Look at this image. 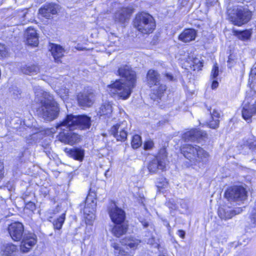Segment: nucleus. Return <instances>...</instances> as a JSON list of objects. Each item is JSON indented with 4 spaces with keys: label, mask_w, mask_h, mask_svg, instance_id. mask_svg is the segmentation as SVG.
Listing matches in <instances>:
<instances>
[{
    "label": "nucleus",
    "mask_w": 256,
    "mask_h": 256,
    "mask_svg": "<svg viewBox=\"0 0 256 256\" xmlns=\"http://www.w3.org/2000/svg\"><path fill=\"white\" fill-rule=\"evenodd\" d=\"M91 125L90 118L85 115L68 114L62 122L58 124L56 128L62 132H60L58 140L62 142L73 145L81 140V136L72 132H64L66 129L72 130L76 129L86 130Z\"/></svg>",
    "instance_id": "1"
},
{
    "label": "nucleus",
    "mask_w": 256,
    "mask_h": 256,
    "mask_svg": "<svg viewBox=\"0 0 256 256\" xmlns=\"http://www.w3.org/2000/svg\"><path fill=\"white\" fill-rule=\"evenodd\" d=\"M118 74L122 79L116 80L108 85V90L110 94H117L123 100L128 99L132 92L136 81V72L128 65L121 66L118 70Z\"/></svg>",
    "instance_id": "2"
},
{
    "label": "nucleus",
    "mask_w": 256,
    "mask_h": 256,
    "mask_svg": "<svg viewBox=\"0 0 256 256\" xmlns=\"http://www.w3.org/2000/svg\"><path fill=\"white\" fill-rule=\"evenodd\" d=\"M34 90L36 100L41 104V106L38 110L40 116L47 121L56 118L59 114V108L52 96L50 93L44 91L38 86H34Z\"/></svg>",
    "instance_id": "3"
},
{
    "label": "nucleus",
    "mask_w": 256,
    "mask_h": 256,
    "mask_svg": "<svg viewBox=\"0 0 256 256\" xmlns=\"http://www.w3.org/2000/svg\"><path fill=\"white\" fill-rule=\"evenodd\" d=\"M181 150L186 158L199 167L202 166L208 160V154L198 146L186 144L182 148Z\"/></svg>",
    "instance_id": "4"
},
{
    "label": "nucleus",
    "mask_w": 256,
    "mask_h": 256,
    "mask_svg": "<svg viewBox=\"0 0 256 256\" xmlns=\"http://www.w3.org/2000/svg\"><path fill=\"white\" fill-rule=\"evenodd\" d=\"M146 78L148 84L151 88L154 86L150 95L151 99L158 102L167 88L166 85L160 84V74L154 70L148 71Z\"/></svg>",
    "instance_id": "5"
},
{
    "label": "nucleus",
    "mask_w": 256,
    "mask_h": 256,
    "mask_svg": "<svg viewBox=\"0 0 256 256\" xmlns=\"http://www.w3.org/2000/svg\"><path fill=\"white\" fill-rule=\"evenodd\" d=\"M228 14L230 21L238 26L247 23L252 16L251 12L242 6H235L232 8H228Z\"/></svg>",
    "instance_id": "6"
},
{
    "label": "nucleus",
    "mask_w": 256,
    "mask_h": 256,
    "mask_svg": "<svg viewBox=\"0 0 256 256\" xmlns=\"http://www.w3.org/2000/svg\"><path fill=\"white\" fill-rule=\"evenodd\" d=\"M134 24L138 31L144 34L152 33L156 27L154 18L146 13L137 15L134 19Z\"/></svg>",
    "instance_id": "7"
},
{
    "label": "nucleus",
    "mask_w": 256,
    "mask_h": 256,
    "mask_svg": "<svg viewBox=\"0 0 256 256\" xmlns=\"http://www.w3.org/2000/svg\"><path fill=\"white\" fill-rule=\"evenodd\" d=\"M246 192L242 186L231 187L225 192L226 198L230 202L242 201L246 199Z\"/></svg>",
    "instance_id": "8"
},
{
    "label": "nucleus",
    "mask_w": 256,
    "mask_h": 256,
    "mask_svg": "<svg viewBox=\"0 0 256 256\" xmlns=\"http://www.w3.org/2000/svg\"><path fill=\"white\" fill-rule=\"evenodd\" d=\"M128 129L127 122L123 121L113 126L110 132L118 141L122 142L126 139Z\"/></svg>",
    "instance_id": "9"
},
{
    "label": "nucleus",
    "mask_w": 256,
    "mask_h": 256,
    "mask_svg": "<svg viewBox=\"0 0 256 256\" xmlns=\"http://www.w3.org/2000/svg\"><path fill=\"white\" fill-rule=\"evenodd\" d=\"M166 156L160 154L148 164V168L151 173H156L158 170H164L166 168Z\"/></svg>",
    "instance_id": "10"
},
{
    "label": "nucleus",
    "mask_w": 256,
    "mask_h": 256,
    "mask_svg": "<svg viewBox=\"0 0 256 256\" xmlns=\"http://www.w3.org/2000/svg\"><path fill=\"white\" fill-rule=\"evenodd\" d=\"M78 104L83 107H90L94 102L95 95L92 90H84L77 96Z\"/></svg>",
    "instance_id": "11"
},
{
    "label": "nucleus",
    "mask_w": 256,
    "mask_h": 256,
    "mask_svg": "<svg viewBox=\"0 0 256 256\" xmlns=\"http://www.w3.org/2000/svg\"><path fill=\"white\" fill-rule=\"evenodd\" d=\"M108 214L114 224L124 222L126 214L124 210L118 208L115 203H112L108 208Z\"/></svg>",
    "instance_id": "12"
},
{
    "label": "nucleus",
    "mask_w": 256,
    "mask_h": 256,
    "mask_svg": "<svg viewBox=\"0 0 256 256\" xmlns=\"http://www.w3.org/2000/svg\"><path fill=\"white\" fill-rule=\"evenodd\" d=\"M36 242V236L33 233H25L20 245V251L28 252Z\"/></svg>",
    "instance_id": "13"
},
{
    "label": "nucleus",
    "mask_w": 256,
    "mask_h": 256,
    "mask_svg": "<svg viewBox=\"0 0 256 256\" xmlns=\"http://www.w3.org/2000/svg\"><path fill=\"white\" fill-rule=\"evenodd\" d=\"M8 231L12 240L18 241L22 239L24 234V227L22 223L15 222L8 226Z\"/></svg>",
    "instance_id": "14"
},
{
    "label": "nucleus",
    "mask_w": 256,
    "mask_h": 256,
    "mask_svg": "<svg viewBox=\"0 0 256 256\" xmlns=\"http://www.w3.org/2000/svg\"><path fill=\"white\" fill-rule=\"evenodd\" d=\"M58 10V6L55 4H46L39 10V13L46 18H50L52 15L56 14Z\"/></svg>",
    "instance_id": "15"
},
{
    "label": "nucleus",
    "mask_w": 256,
    "mask_h": 256,
    "mask_svg": "<svg viewBox=\"0 0 256 256\" xmlns=\"http://www.w3.org/2000/svg\"><path fill=\"white\" fill-rule=\"evenodd\" d=\"M241 210L240 208L233 210L230 207L224 206L218 208V214L221 219L226 220L232 218L234 216L240 214Z\"/></svg>",
    "instance_id": "16"
},
{
    "label": "nucleus",
    "mask_w": 256,
    "mask_h": 256,
    "mask_svg": "<svg viewBox=\"0 0 256 256\" xmlns=\"http://www.w3.org/2000/svg\"><path fill=\"white\" fill-rule=\"evenodd\" d=\"M134 12V9L131 7L123 8L120 10L115 14V21L124 23L128 20Z\"/></svg>",
    "instance_id": "17"
},
{
    "label": "nucleus",
    "mask_w": 256,
    "mask_h": 256,
    "mask_svg": "<svg viewBox=\"0 0 256 256\" xmlns=\"http://www.w3.org/2000/svg\"><path fill=\"white\" fill-rule=\"evenodd\" d=\"M206 135V134L204 132L194 129L186 132L184 134L183 138L186 142H193L200 138H204Z\"/></svg>",
    "instance_id": "18"
},
{
    "label": "nucleus",
    "mask_w": 256,
    "mask_h": 256,
    "mask_svg": "<svg viewBox=\"0 0 256 256\" xmlns=\"http://www.w3.org/2000/svg\"><path fill=\"white\" fill-rule=\"evenodd\" d=\"M242 112L243 118L250 122L252 116L256 114V106L254 104H250L244 102Z\"/></svg>",
    "instance_id": "19"
},
{
    "label": "nucleus",
    "mask_w": 256,
    "mask_h": 256,
    "mask_svg": "<svg viewBox=\"0 0 256 256\" xmlns=\"http://www.w3.org/2000/svg\"><path fill=\"white\" fill-rule=\"evenodd\" d=\"M52 80V82H51L52 86L55 90L62 100H67L68 96L69 90L66 86L59 88V82H58L57 79L54 78Z\"/></svg>",
    "instance_id": "20"
},
{
    "label": "nucleus",
    "mask_w": 256,
    "mask_h": 256,
    "mask_svg": "<svg viewBox=\"0 0 256 256\" xmlns=\"http://www.w3.org/2000/svg\"><path fill=\"white\" fill-rule=\"evenodd\" d=\"M26 36L28 45L34 46L38 44V36L36 30L32 28H28L26 31Z\"/></svg>",
    "instance_id": "21"
},
{
    "label": "nucleus",
    "mask_w": 256,
    "mask_h": 256,
    "mask_svg": "<svg viewBox=\"0 0 256 256\" xmlns=\"http://www.w3.org/2000/svg\"><path fill=\"white\" fill-rule=\"evenodd\" d=\"M196 36V31L192 28L184 30L179 36L178 39L183 42H188L194 40Z\"/></svg>",
    "instance_id": "22"
},
{
    "label": "nucleus",
    "mask_w": 256,
    "mask_h": 256,
    "mask_svg": "<svg viewBox=\"0 0 256 256\" xmlns=\"http://www.w3.org/2000/svg\"><path fill=\"white\" fill-rule=\"evenodd\" d=\"M121 242L122 244L126 246L132 250H136L141 241L134 236H128L122 239Z\"/></svg>",
    "instance_id": "23"
},
{
    "label": "nucleus",
    "mask_w": 256,
    "mask_h": 256,
    "mask_svg": "<svg viewBox=\"0 0 256 256\" xmlns=\"http://www.w3.org/2000/svg\"><path fill=\"white\" fill-rule=\"evenodd\" d=\"M64 152L70 157L76 160L82 161L84 157V151L80 148L68 149L65 148Z\"/></svg>",
    "instance_id": "24"
},
{
    "label": "nucleus",
    "mask_w": 256,
    "mask_h": 256,
    "mask_svg": "<svg viewBox=\"0 0 256 256\" xmlns=\"http://www.w3.org/2000/svg\"><path fill=\"white\" fill-rule=\"evenodd\" d=\"M50 52L54 60L56 62H60V59L64 56V50L58 44H52Z\"/></svg>",
    "instance_id": "25"
},
{
    "label": "nucleus",
    "mask_w": 256,
    "mask_h": 256,
    "mask_svg": "<svg viewBox=\"0 0 256 256\" xmlns=\"http://www.w3.org/2000/svg\"><path fill=\"white\" fill-rule=\"evenodd\" d=\"M115 224L112 232L118 238L126 232L128 226L124 222Z\"/></svg>",
    "instance_id": "26"
},
{
    "label": "nucleus",
    "mask_w": 256,
    "mask_h": 256,
    "mask_svg": "<svg viewBox=\"0 0 256 256\" xmlns=\"http://www.w3.org/2000/svg\"><path fill=\"white\" fill-rule=\"evenodd\" d=\"M2 251V254L5 256H14L17 252V248L16 246L13 244H8L4 246Z\"/></svg>",
    "instance_id": "27"
},
{
    "label": "nucleus",
    "mask_w": 256,
    "mask_h": 256,
    "mask_svg": "<svg viewBox=\"0 0 256 256\" xmlns=\"http://www.w3.org/2000/svg\"><path fill=\"white\" fill-rule=\"evenodd\" d=\"M22 72L26 74H34L38 73L39 70V68L38 66L34 64L26 65L21 68Z\"/></svg>",
    "instance_id": "28"
},
{
    "label": "nucleus",
    "mask_w": 256,
    "mask_h": 256,
    "mask_svg": "<svg viewBox=\"0 0 256 256\" xmlns=\"http://www.w3.org/2000/svg\"><path fill=\"white\" fill-rule=\"evenodd\" d=\"M96 208V202L94 201H92V208H91L90 214H84V216L86 220V222L88 224L91 225L92 222L95 219V210Z\"/></svg>",
    "instance_id": "29"
},
{
    "label": "nucleus",
    "mask_w": 256,
    "mask_h": 256,
    "mask_svg": "<svg viewBox=\"0 0 256 256\" xmlns=\"http://www.w3.org/2000/svg\"><path fill=\"white\" fill-rule=\"evenodd\" d=\"M112 106L110 102H105L100 106L98 113L100 116L110 115L112 112Z\"/></svg>",
    "instance_id": "30"
},
{
    "label": "nucleus",
    "mask_w": 256,
    "mask_h": 256,
    "mask_svg": "<svg viewBox=\"0 0 256 256\" xmlns=\"http://www.w3.org/2000/svg\"><path fill=\"white\" fill-rule=\"evenodd\" d=\"M235 32L237 37L242 40H247L249 39L251 36V32L249 30L236 31Z\"/></svg>",
    "instance_id": "31"
},
{
    "label": "nucleus",
    "mask_w": 256,
    "mask_h": 256,
    "mask_svg": "<svg viewBox=\"0 0 256 256\" xmlns=\"http://www.w3.org/2000/svg\"><path fill=\"white\" fill-rule=\"evenodd\" d=\"M66 214H62L59 218H58L54 222V228L57 230H60L65 220Z\"/></svg>",
    "instance_id": "32"
},
{
    "label": "nucleus",
    "mask_w": 256,
    "mask_h": 256,
    "mask_svg": "<svg viewBox=\"0 0 256 256\" xmlns=\"http://www.w3.org/2000/svg\"><path fill=\"white\" fill-rule=\"evenodd\" d=\"M142 144L141 137L138 135H134L132 141V146L134 148H139Z\"/></svg>",
    "instance_id": "33"
},
{
    "label": "nucleus",
    "mask_w": 256,
    "mask_h": 256,
    "mask_svg": "<svg viewBox=\"0 0 256 256\" xmlns=\"http://www.w3.org/2000/svg\"><path fill=\"white\" fill-rule=\"evenodd\" d=\"M92 201H94V200H90V199L87 198L86 201V206L84 209V214H90L92 210H91V208H92Z\"/></svg>",
    "instance_id": "34"
},
{
    "label": "nucleus",
    "mask_w": 256,
    "mask_h": 256,
    "mask_svg": "<svg viewBox=\"0 0 256 256\" xmlns=\"http://www.w3.org/2000/svg\"><path fill=\"white\" fill-rule=\"evenodd\" d=\"M145 240L148 244L153 246L155 248H158L159 246L158 240L156 239L154 236H152L151 237L148 238H146Z\"/></svg>",
    "instance_id": "35"
},
{
    "label": "nucleus",
    "mask_w": 256,
    "mask_h": 256,
    "mask_svg": "<svg viewBox=\"0 0 256 256\" xmlns=\"http://www.w3.org/2000/svg\"><path fill=\"white\" fill-rule=\"evenodd\" d=\"M218 64L216 63L212 70L211 74H210V78L211 79H214L216 78L218 76Z\"/></svg>",
    "instance_id": "36"
},
{
    "label": "nucleus",
    "mask_w": 256,
    "mask_h": 256,
    "mask_svg": "<svg viewBox=\"0 0 256 256\" xmlns=\"http://www.w3.org/2000/svg\"><path fill=\"white\" fill-rule=\"evenodd\" d=\"M220 121L218 119L216 118H212V120H210L208 123V125L210 128L214 129L217 128L219 126Z\"/></svg>",
    "instance_id": "37"
},
{
    "label": "nucleus",
    "mask_w": 256,
    "mask_h": 256,
    "mask_svg": "<svg viewBox=\"0 0 256 256\" xmlns=\"http://www.w3.org/2000/svg\"><path fill=\"white\" fill-rule=\"evenodd\" d=\"M115 254L117 256H132L133 254L131 252H126L122 248L118 252L114 251Z\"/></svg>",
    "instance_id": "38"
},
{
    "label": "nucleus",
    "mask_w": 256,
    "mask_h": 256,
    "mask_svg": "<svg viewBox=\"0 0 256 256\" xmlns=\"http://www.w3.org/2000/svg\"><path fill=\"white\" fill-rule=\"evenodd\" d=\"M7 48L4 44H0V57L5 58L8 56Z\"/></svg>",
    "instance_id": "39"
},
{
    "label": "nucleus",
    "mask_w": 256,
    "mask_h": 256,
    "mask_svg": "<svg viewBox=\"0 0 256 256\" xmlns=\"http://www.w3.org/2000/svg\"><path fill=\"white\" fill-rule=\"evenodd\" d=\"M24 202H26L25 207L26 209L32 211L36 210V205L34 202H26V198H24Z\"/></svg>",
    "instance_id": "40"
},
{
    "label": "nucleus",
    "mask_w": 256,
    "mask_h": 256,
    "mask_svg": "<svg viewBox=\"0 0 256 256\" xmlns=\"http://www.w3.org/2000/svg\"><path fill=\"white\" fill-rule=\"evenodd\" d=\"M154 146V142L152 141L148 140L144 144V148L145 150H150Z\"/></svg>",
    "instance_id": "41"
},
{
    "label": "nucleus",
    "mask_w": 256,
    "mask_h": 256,
    "mask_svg": "<svg viewBox=\"0 0 256 256\" xmlns=\"http://www.w3.org/2000/svg\"><path fill=\"white\" fill-rule=\"evenodd\" d=\"M220 113L217 110H214L212 113H211V118H216V119H218L220 117Z\"/></svg>",
    "instance_id": "42"
},
{
    "label": "nucleus",
    "mask_w": 256,
    "mask_h": 256,
    "mask_svg": "<svg viewBox=\"0 0 256 256\" xmlns=\"http://www.w3.org/2000/svg\"><path fill=\"white\" fill-rule=\"evenodd\" d=\"M218 0H206V5L207 6H212L216 4Z\"/></svg>",
    "instance_id": "43"
},
{
    "label": "nucleus",
    "mask_w": 256,
    "mask_h": 256,
    "mask_svg": "<svg viewBox=\"0 0 256 256\" xmlns=\"http://www.w3.org/2000/svg\"><path fill=\"white\" fill-rule=\"evenodd\" d=\"M141 222H142V226H144V227L146 228L148 226H150V228L154 230L153 225L152 224H150L148 221L146 220H143L141 221Z\"/></svg>",
    "instance_id": "44"
},
{
    "label": "nucleus",
    "mask_w": 256,
    "mask_h": 256,
    "mask_svg": "<svg viewBox=\"0 0 256 256\" xmlns=\"http://www.w3.org/2000/svg\"><path fill=\"white\" fill-rule=\"evenodd\" d=\"M165 76L167 78V79L169 80H174V78L173 76L169 73H166L164 74Z\"/></svg>",
    "instance_id": "45"
},
{
    "label": "nucleus",
    "mask_w": 256,
    "mask_h": 256,
    "mask_svg": "<svg viewBox=\"0 0 256 256\" xmlns=\"http://www.w3.org/2000/svg\"><path fill=\"white\" fill-rule=\"evenodd\" d=\"M218 83L217 80H214L212 84V88L215 89L218 87Z\"/></svg>",
    "instance_id": "46"
},
{
    "label": "nucleus",
    "mask_w": 256,
    "mask_h": 256,
    "mask_svg": "<svg viewBox=\"0 0 256 256\" xmlns=\"http://www.w3.org/2000/svg\"><path fill=\"white\" fill-rule=\"evenodd\" d=\"M112 246L114 249V251L118 252L120 250H121V248L119 246V245L118 244L114 243L112 244Z\"/></svg>",
    "instance_id": "47"
},
{
    "label": "nucleus",
    "mask_w": 256,
    "mask_h": 256,
    "mask_svg": "<svg viewBox=\"0 0 256 256\" xmlns=\"http://www.w3.org/2000/svg\"><path fill=\"white\" fill-rule=\"evenodd\" d=\"M178 235L182 238H184L185 236V232L182 230H178Z\"/></svg>",
    "instance_id": "48"
},
{
    "label": "nucleus",
    "mask_w": 256,
    "mask_h": 256,
    "mask_svg": "<svg viewBox=\"0 0 256 256\" xmlns=\"http://www.w3.org/2000/svg\"><path fill=\"white\" fill-rule=\"evenodd\" d=\"M20 13H22V14H20L19 16H24L27 12H26V10H22L20 12Z\"/></svg>",
    "instance_id": "49"
},
{
    "label": "nucleus",
    "mask_w": 256,
    "mask_h": 256,
    "mask_svg": "<svg viewBox=\"0 0 256 256\" xmlns=\"http://www.w3.org/2000/svg\"><path fill=\"white\" fill-rule=\"evenodd\" d=\"M188 0H182L181 4H182L183 6H184L185 4H187Z\"/></svg>",
    "instance_id": "50"
},
{
    "label": "nucleus",
    "mask_w": 256,
    "mask_h": 256,
    "mask_svg": "<svg viewBox=\"0 0 256 256\" xmlns=\"http://www.w3.org/2000/svg\"><path fill=\"white\" fill-rule=\"evenodd\" d=\"M4 169L3 162L0 160V170H2Z\"/></svg>",
    "instance_id": "51"
},
{
    "label": "nucleus",
    "mask_w": 256,
    "mask_h": 256,
    "mask_svg": "<svg viewBox=\"0 0 256 256\" xmlns=\"http://www.w3.org/2000/svg\"><path fill=\"white\" fill-rule=\"evenodd\" d=\"M1 204H6V200H4V199H3V198H2V200H1Z\"/></svg>",
    "instance_id": "52"
},
{
    "label": "nucleus",
    "mask_w": 256,
    "mask_h": 256,
    "mask_svg": "<svg viewBox=\"0 0 256 256\" xmlns=\"http://www.w3.org/2000/svg\"><path fill=\"white\" fill-rule=\"evenodd\" d=\"M3 176V174L2 173V170H0V180L2 178Z\"/></svg>",
    "instance_id": "53"
},
{
    "label": "nucleus",
    "mask_w": 256,
    "mask_h": 256,
    "mask_svg": "<svg viewBox=\"0 0 256 256\" xmlns=\"http://www.w3.org/2000/svg\"><path fill=\"white\" fill-rule=\"evenodd\" d=\"M231 60V58H228V64H230V61Z\"/></svg>",
    "instance_id": "54"
},
{
    "label": "nucleus",
    "mask_w": 256,
    "mask_h": 256,
    "mask_svg": "<svg viewBox=\"0 0 256 256\" xmlns=\"http://www.w3.org/2000/svg\"><path fill=\"white\" fill-rule=\"evenodd\" d=\"M108 172V170L106 172H105V176H106V175H108V174H107Z\"/></svg>",
    "instance_id": "55"
}]
</instances>
